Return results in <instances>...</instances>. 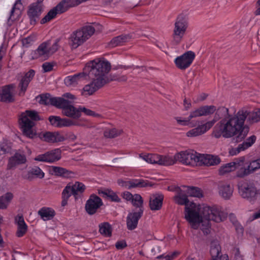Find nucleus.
I'll return each mask as SVG.
<instances>
[{"instance_id": "1", "label": "nucleus", "mask_w": 260, "mask_h": 260, "mask_svg": "<svg viewBox=\"0 0 260 260\" xmlns=\"http://www.w3.org/2000/svg\"><path fill=\"white\" fill-rule=\"evenodd\" d=\"M174 200L178 204L185 206V218L191 228L197 229L201 225V229L205 235H208L210 232V221L219 222L225 218L224 213L216 207L197 205L192 202L189 203L187 195L180 188Z\"/></svg>"}, {"instance_id": "2", "label": "nucleus", "mask_w": 260, "mask_h": 260, "mask_svg": "<svg viewBox=\"0 0 260 260\" xmlns=\"http://www.w3.org/2000/svg\"><path fill=\"white\" fill-rule=\"evenodd\" d=\"M111 69L110 63L104 59L96 58L88 63L84 70L88 72L91 82L84 86L83 94L91 95L103 87L107 83V75Z\"/></svg>"}, {"instance_id": "3", "label": "nucleus", "mask_w": 260, "mask_h": 260, "mask_svg": "<svg viewBox=\"0 0 260 260\" xmlns=\"http://www.w3.org/2000/svg\"><path fill=\"white\" fill-rule=\"evenodd\" d=\"M250 124L260 121V109L249 110L245 108L240 109L237 113V116L229 120L231 132H238L236 142H239L244 140L249 132V127L244 124L245 120Z\"/></svg>"}, {"instance_id": "4", "label": "nucleus", "mask_w": 260, "mask_h": 260, "mask_svg": "<svg viewBox=\"0 0 260 260\" xmlns=\"http://www.w3.org/2000/svg\"><path fill=\"white\" fill-rule=\"evenodd\" d=\"M176 162L178 161L185 165L214 166L220 162L217 156L201 154L191 150L181 151L175 154Z\"/></svg>"}, {"instance_id": "5", "label": "nucleus", "mask_w": 260, "mask_h": 260, "mask_svg": "<svg viewBox=\"0 0 260 260\" xmlns=\"http://www.w3.org/2000/svg\"><path fill=\"white\" fill-rule=\"evenodd\" d=\"M215 115L213 120L215 122L219 119H222L218 122L213 128L212 136L215 138L218 139L221 137L224 138H230L234 136H238V132H231L229 124L226 123L229 120L233 117L237 116V113L234 115H230L229 113V109L224 107H220L216 109Z\"/></svg>"}, {"instance_id": "6", "label": "nucleus", "mask_w": 260, "mask_h": 260, "mask_svg": "<svg viewBox=\"0 0 260 260\" xmlns=\"http://www.w3.org/2000/svg\"><path fill=\"white\" fill-rule=\"evenodd\" d=\"M40 119L38 113L35 111L26 110L22 113L20 118V124L23 134L29 138H32L34 135L32 131L35 125L34 121Z\"/></svg>"}, {"instance_id": "7", "label": "nucleus", "mask_w": 260, "mask_h": 260, "mask_svg": "<svg viewBox=\"0 0 260 260\" xmlns=\"http://www.w3.org/2000/svg\"><path fill=\"white\" fill-rule=\"evenodd\" d=\"M94 31V27L91 25H86L77 29L70 37V45L73 48H77L91 37Z\"/></svg>"}, {"instance_id": "8", "label": "nucleus", "mask_w": 260, "mask_h": 260, "mask_svg": "<svg viewBox=\"0 0 260 260\" xmlns=\"http://www.w3.org/2000/svg\"><path fill=\"white\" fill-rule=\"evenodd\" d=\"M57 108L62 109V114L73 119H78L81 115L80 108H77L72 105L71 101L61 98L57 106Z\"/></svg>"}, {"instance_id": "9", "label": "nucleus", "mask_w": 260, "mask_h": 260, "mask_svg": "<svg viewBox=\"0 0 260 260\" xmlns=\"http://www.w3.org/2000/svg\"><path fill=\"white\" fill-rule=\"evenodd\" d=\"M187 27V22L182 16H179L176 21L173 34V43L177 45L181 41Z\"/></svg>"}, {"instance_id": "10", "label": "nucleus", "mask_w": 260, "mask_h": 260, "mask_svg": "<svg viewBox=\"0 0 260 260\" xmlns=\"http://www.w3.org/2000/svg\"><path fill=\"white\" fill-rule=\"evenodd\" d=\"M43 1L37 0L36 2L31 4L28 7L27 15L31 25H35L40 19L43 11V5L42 4Z\"/></svg>"}, {"instance_id": "11", "label": "nucleus", "mask_w": 260, "mask_h": 260, "mask_svg": "<svg viewBox=\"0 0 260 260\" xmlns=\"http://www.w3.org/2000/svg\"><path fill=\"white\" fill-rule=\"evenodd\" d=\"M239 193L244 199L250 202H254L257 196L256 188L252 184L242 183L238 185Z\"/></svg>"}, {"instance_id": "12", "label": "nucleus", "mask_w": 260, "mask_h": 260, "mask_svg": "<svg viewBox=\"0 0 260 260\" xmlns=\"http://www.w3.org/2000/svg\"><path fill=\"white\" fill-rule=\"evenodd\" d=\"M195 53L191 51H188L175 59L176 67L182 70H185L192 63L195 58Z\"/></svg>"}, {"instance_id": "13", "label": "nucleus", "mask_w": 260, "mask_h": 260, "mask_svg": "<svg viewBox=\"0 0 260 260\" xmlns=\"http://www.w3.org/2000/svg\"><path fill=\"white\" fill-rule=\"evenodd\" d=\"M118 184L127 189H131L133 188L144 187L148 186H152L148 181L142 179H131L129 180H123L119 179L117 180Z\"/></svg>"}, {"instance_id": "14", "label": "nucleus", "mask_w": 260, "mask_h": 260, "mask_svg": "<svg viewBox=\"0 0 260 260\" xmlns=\"http://www.w3.org/2000/svg\"><path fill=\"white\" fill-rule=\"evenodd\" d=\"M61 158V151L59 149H55L48 151L44 154L38 155L35 158V160L39 161L46 162H54Z\"/></svg>"}, {"instance_id": "15", "label": "nucleus", "mask_w": 260, "mask_h": 260, "mask_svg": "<svg viewBox=\"0 0 260 260\" xmlns=\"http://www.w3.org/2000/svg\"><path fill=\"white\" fill-rule=\"evenodd\" d=\"M103 205V202L100 198L93 194L87 201L85 204V210L89 215H93L96 213L98 209Z\"/></svg>"}, {"instance_id": "16", "label": "nucleus", "mask_w": 260, "mask_h": 260, "mask_svg": "<svg viewBox=\"0 0 260 260\" xmlns=\"http://www.w3.org/2000/svg\"><path fill=\"white\" fill-rule=\"evenodd\" d=\"M23 5L21 0H17L9 13L7 21L9 26H11L15 21L19 19L21 15Z\"/></svg>"}, {"instance_id": "17", "label": "nucleus", "mask_w": 260, "mask_h": 260, "mask_svg": "<svg viewBox=\"0 0 260 260\" xmlns=\"http://www.w3.org/2000/svg\"><path fill=\"white\" fill-rule=\"evenodd\" d=\"M143 211L144 209H141L128 214L126 217V225L129 230H133L137 228L138 220L142 217Z\"/></svg>"}, {"instance_id": "18", "label": "nucleus", "mask_w": 260, "mask_h": 260, "mask_svg": "<svg viewBox=\"0 0 260 260\" xmlns=\"http://www.w3.org/2000/svg\"><path fill=\"white\" fill-rule=\"evenodd\" d=\"M218 193L225 200H229L233 196L234 187L227 182L221 181L218 184Z\"/></svg>"}, {"instance_id": "19", "label": "nucleus", "mask_w": 260, "mask_h": 260, "mask_svg": "<svg viewBox=\"0 0 260 260\" xmlns=\"http://www.w3.org/2000/svg\"><path fill=\"white\" fill-rule=\"evenodd\" d=\"M234 164L235 170L237 169L236 176L240 178H243L248 176V174H244L243 171L247 169L248 162L246 161L245 156H241L237 158L232 162Z\"/></svg>"}, {"instance_id": "20", "label": "nucleus", "mask_w": 260, "mask_h": 260, "mask_svg": "<svg viewBox=\"0 0 260 260\" xmlns=\"http://www.w3.org/2000/svg\"><path fill=\"white\" fill-rule=\"evenodd\" d=\"M215 123V120H211L204 124L199 125L197 127L187 132L186 135L188 137H197L201 135L210 129Z\"/></svg>"}, {"instance_id": "21", "label": "nucleus", "mask_w": 260, "mask_h": 260, "mask_svg": "<svg viewBox=\"0 0 260 260\" xmlns=\"http://www.w3.org/2000/svg\"><path fill=\"white\" fill-rule=\"evenodd\" d=\"M50 42L42 43L37 50L34 51L32 56V59L40 58L41 60H46L50 56L48 51Z\"/></svg>"}, {"instance_id": "22", "label": "nucleus", "mask_w": 260, "mask_h": 260, "mask_svg": "<svg viewBox=\"0 0 260 260\" xmlns=\"http://www.w3.org/2000/svg\"><path fill=\"white\" fill-rule=\"evenodd\" d=\"M256 137L252 135L246 139L242 143L238 145V147L233 148L230 151L231 155H235L251 147L255 142Z\"/></svg>"}, {"instance_id": "23", "label": "nucleus", "mask_w": 260, "mask_h": 260, "mask_svg": "<svg viewBox=\"0 0 260 260\" xmlns=\"http://www.w3.org/2000/svg\"><path fill=\"white\" fill-rule=\"evenodd\" d=\"M14 86L12 84L3 86L0 90V101L3 102L11 103L14 101L13 89Z\"/></svg>"}, {"instance_id": "24", "label": "nucleus", "mask_w": 260, "mask_h": 260, "mask_svg": "<svg viewBox=\"0 0 260 260\" xmlns=\"http://www.w3.org/2000/svg\"><path fill=\"white\" fill-rule=\"evenodd\" d=\"M221 248L219 242L214 240L211 243L210 254L212 260H228V256L220 255Z\"/></svg>"}, {"instance_id": "25", "label": "nucleus", "mask_w": 260, "mask_h": 260, "mask_svg": "<svg viewBox=\"0 0 260 260\" xmlns=\"http://www.w3.org/2000/svg\"><path fill=\"white\" fill-rule=\"evenodd\" d=\"M26 161V158L24 154L16 152L13 156L10 157L7 169L9 170L14 169L19 165L24 164Z\"/></svg>"}, {"instance_id": "26", "label": "nucleus", "mask_w": 260, "mask_h": 260, "mask_svg": "<svg viewBox=\"0 0 260 260\" xmlns=\"http://www.w3.org/2000/svg\"><path fill=\"white\" fill-rule=\"evenodd\" d=\"M40 137L41 139L49 143H56L64 140V137L58 133L47 132L41 134Z\"/></svg>"}, {"instance_id": "27", "label": "nucleus", "mask_w": 260, "mask_h": 260, "mask_svg": "<svg viewBox=\"0 0 260 260\" xmlns=\"http://www.w3.org/2000/svg\"><path fill=\"white\" fill-rule=\"evenodd\" d=\"M61 97H52L49 93H46L40 95L37 97L40 104L44 105H51L57 107L59 101Z\"/></svg>"}, {"instance_id": "28", "label": "nucleus", "mask_w": 260, "mask_h": 260, "mask_svg": "<svg viewBox=\"0 0 260 260\" xmlns=\"http://www.w3.org/2000/svg\"><path fill=\"white\" fill-rule=\"evenodd\" d=\"M164 196L162 194L156 193L152 194L149 199V207L152 210H159L162 204Z\"/></svg>"}, {"instance_id": "29", "label": "nucleus", "mask_w": 260, "mask_h": 260, "mask_svg": "<svg viewBox=\"0 0 260 260\" xmlns=\"http://www.w3.org/2000/svg\"><path fill=\"white\" fill-rule=\"evenodd\" d=\"M35 71L33 70H30L27 72L24 76L21 79L19 86L20 88V92L19 94L21 95L22 93L23 94L26 91L29 83L32 79L35 76Z\"/></svg>"}, {"instance_id": "30", "label": "nucleus", "mask_w": 260, "mask_h": 260, "mask_svg": "<svg viewBox=\"0 0 260 260\" xmlns=\"http://www.w3.org/2000/svg\"><path fill=\"white\" fill-rule=\"evenodd\" d=\"M86 77L85 72L75 74L73 76L67 77L64 79V83L68 86L74 87L78 84L82 80Z\"/></svg>"}, {"instance_id": "31", "label": "nucleus", "mask_w": 260, "mask_h": 260, "mask_svg": "<svg viewBox=\"0 0 260 260\" xmlns=\"http://www.w3.org/2000/svg\"><path fill=\"white\" fill-rule=\"evenodd\" d=\"M216 110V107L214 106H204L200 107L193 112V116L195 117L208 116L214 113Z\"/></svg>"}, {"instance_id": "32", "label": "nucleus", "mask_w": 260, "mask_h": 260, "mask_svg": "<svg viewBox=\"0 0 260 260\" xmlns=\"http://www.w3.org/2000/svg\"><path fill=\"white\" fill-rule=\"evenodd\" d=\"M52 174L64 178L72 177L74 173L62 167L52 166L50 169Z\"/></svg>"}, {"instance_id": "33", "label": "nucleus", "mask_w": 260, "mask_h": 260, "mask_svg": "<svg viewBox=\"0 0 260 260\" xmlns=\"http://www.w3.org/2000/svg\"><path fill=\"white\" fill-rule=\"evenodd\" d=\"M132 39V36L129 34L122 35L112 39L109 43L111 47H115L118 46L123 45L126 42H127Z\"/></svg>"}, {"instance_id": "34", "label": "nucleus", "mask_w": 260, "mask_h": 260, "mask_svg": "<svg viewBox=\"0 0 260 260\" xmlns=\"http://www.w3.org/2000/svg\"><path fill=\"white\" fill-rule=\"evenodd\" d=\"M193 112H190L189 116L186 118H184L181 117H175V119L176 120L177 123L181 126H188L189 127H193L197 126V122L191 121V119L193 118H195V116H193Z\"/></svg>"}, {"instance_id": "35", "label": "nucleus", "mask_w": 260, "mask_h": 260, "mask_svg": "<svg viewBox=\"0 0 260 260\" xmlns=\"http://www.w3.org/2000/svg\"><path fill=\"white\" fill-rule=\"evenodd\" d=\"M15 221L18 225L16 235L17 237H21L26 233L27 230V226L24 222L22 215L16 216L15 217Z\"/></svg>"}, {"instance_id": "36", "label": "nucleus", "mask_w": 260, "mask_h": 260, "mask_svg": "<svg viewBox=\"0 0 260 260\" xmlns=\"http://www.w3.org/2000/svg\"><path fill=\"white\" fill-rule=\"evenodd\" d=\"M38 214L44 220H48L53 218L55 212L50 208L43 207L38 211Z\"/></svg>"}, {"instance_id": "37", "label": "nucleus", "mask_w": 260, "mask_h": 260, "mask_svg": "<svg viewBox=\"0 0 260 260\" xmlns=\"http://www.w3.org/2000/svg\"><path fill=\"white\" fill-rule=\"evenodd\" d=\"M259 169H260V158L253 160L249 163L248 162L247 169L246 171L245 170L243 171V174L249 175Z\"/></svg>"}, {"instance_id": "38", "label": "nucleus", "mask_w": 260, "mask_h": 260, "mask_svg": "<svg viewBox=\"0 0 260 260\" xmlns=\"http://www.w3.org/2000/svg\"><path fill=\"white\" fill-rule=\"evenodd\" d=\"M13 198V195L11 192H7L0 197V209H6Z\"/></svg>"}, {"instance_id": "39", "label": "nucleus", "mask_w": 260, "mask_h": 260, "mask_svg": "<svg viewBox=\"0 0 260 260\" xmlns=\"http://www.w3.org/2000/svg\"><path fill=\"white\" fill-rule=\"evenodd\" d=\"M159 161L157 164L162 166H171L176 163L175 155L173 156L169 155H159Z\"/></svg>"}, {"instance_id": "40", "label": "nucleus", "mask_w": 260, "mask_h": 260, "mask_svg": "<svg viewBox=\"0 0 260 260\" xmlns=\"http://www.w3.org/2000/svg\"><path fill=\"white\" fill-rule=\"evenodd\" d=\"M100 233L107 237L111 236V226L108 222H104L99 225Z\"/></svg>"}, {"instance_id": "41", "label": "nucleus", "mask_w": 260, "mask_h": 260, "mask_svg": "<svg viewBox=\"0 0 260 260\" xmlns=\"http://www.w3.org/2000/svg\"><path fill=\"white\" fill-rule=\"evenodd\" d=\"M122 132V130L116 128L107 129L104 131V135L107 138H114L119 136Z\"/></svg>"}, {"instance_id": "42", "label": "nucleus", "mask_w": 260, "mask_h": 260, "mask_svg": "<svg viewBox=\"0 0 260 260\" xmlns=\"http://www.w3.org/2000/svg\"><path fill=\"white\" fill-rule=\"evenodd\" d=\"M233 162H230L222 165L219 169V174L223 175L235 170Z\"/></svg>"}, {"instance_id": "43", "label": "nucleus", "mask_w": 260, "mask_h": 260, "mask_svg": "<svg viewBox=\"0 0 260 260\" xmlns=\"http://www.w3.org/2000/svg\"><path fill=\"white\" fill-rule=\"evenodd\" d=\"M134 206L139 208V209H143V201L142 197L139 194H135L131 200Z\"/></svg>"}, {"instance_id": "44", "label": "nucleus", "mask_w": 260, "mask_h": 260, "mask_svg": "<svg viewBox=\"0 0 260 260\" xmlns=\"http://www.w3.org/2000/svg\"><path fill=\"white\" fill-rule=\"evenodd\" d=\"M72 187L74 191V196L76 199L77 198L78 194L82 193L85 189V185L79 182H76L74 185H72Z\"/></svg>"}, {"instance_id": "45", "label": "nucleus", "mask_w": 260, "mask_h": 260, "mask_svg": "<svg viewBox=\"0 0 260 260\" xmlns=\"http://www.w3.org/2000/svg\"><path fill=\"white\" fill-rule=\"evenodd\" d=\"M186 192L188 196L190 197L201 198L203 196L202 190L198 187H187Z\"/></svg>"}, {"instance_id": "46", "label": "nucleus", "mask_w": 260, "mask_h": 260, "mask_svg": "<svg viewBox=\"0 0 260 260\" xmlns=\"http://www.w3.org/2000/svg\"><path fill=\"white\" fill-rule=\"evenodd\" d=\"M58 13L54 8V7L50 10L47 14L41 20V24H44L54 18H55L57 14Z\"/></svg>"}, {"instance_id": "47", "label": "nucleus", "mask_w": 260, "mask_h": 260, "mask_svg": "<svg viewBox=\"0 0 260 260\" xmlns=\"http://www.w3.org/2000/svg\"><path fill=\"white\" fill-rule=\"evenodd\" d=\"M28 174L39 178H42L44 176V173L38 167H34L31 168L28 171Z\"/></svg>"}, {"instance_id": "48", "label": "nucleus", "mask_w": 260, "mask_h": 260, "mask_svg": "<svg viewBox=\"0 0 260 260\" xmlns=\"http://www.w3.org/2000/svg\"><path fill=\"white\" fill-rule=\"evenodd\" d=\"M73 125H80V124L78 122L73 119L66 118L61 119L60 127H68Z\"/></svg>"}, {"instance_id": "49", "label": "nucleus", "mask_w": 260, "mask_h": 260, "mask_svg": "<svg viewBox=\"0 0 260 260\" xmlns=\"http://www.w3.org/2000/svg\"><path fill=\"white\" fill-rule=\"evenodd\" d=\"M61 119V118L56 116H50L48 118L50 124L57 127H60Z\"/></svg>"}, {"instance_id": "50", "label": "nucleus", "mask_w": 260, "mask_h": 260, "mask_svg": "<svg viewBox=\"0 0 260 260\" xmlns=\"http://www.w3.org/2000/svg\"><path fill=\"white\" fill-rule=\"evenodd\" d=\"M54 8L58 14H62L67 11L70 8L61 1Z\"/></svg>"}, {"instance_id": "51", "label": "nucleus", "mask_w": 260, "mask_h": 260, "mask_svg": "<svg viewBox=\"0 0 260 260\" xmlns=\"http://www.w3.org/2000/svg\"><path fill=\"white\" fill-rule=\"evenodd\" d=\"M11 150V143H4L0 145V155L10 152Z\"/></svg>"}, {"instance_id": "52", "label": "nucleus", "mask_w": 260, "mask_h": 260, "mask_svg": "<svg viewBox=\"0 0 260 260\" xmlns=\"http://www.w3.org/2000/svg\"><path fill=\"white\" fill-rule=\"evenodd\" d=\"M71 195L74 196V191L72 189V186L68 185L63 190L62 192V197L69 198Z\"/></svg>"}, {"instance_id": "53", "label": "nucleus", "mask_w": 260, "mask_h": 260, "mask_svg": "<svg viewBox=\"0 0 260 260\" xmlns=\"http://www.w3.org/2000/svg\"><path fill=\"white\" fill-rule=\"evenodd\" d=\"M177 254V253L176 252H173L171 255L167 254L165 255V254H160L159 255H158L156 257V258L157 259H160L162 258V260H172L174 258V257L176 256V255Z\"/></svg>"}, {"instance_id": "54", "label": "nucleus", "mask_w": 260, "mask_h": 260, "mask_svg": "<svg viewBox=\"0 0 260 260\" xmlns=\"http://www.w3.org/2000/svg\"><path fill=\"white\" fill-rule=\"evenodd\" d=\"M159 155L156 154H149V163L152 164H157L159 161Z\"/></svg>"}, {"instance_id": "55", "label": "nucleus", "mask_w": 260, "mask_h": 260, "mask_svg": "<svg viewBox=\"0 0 260 260\" xmlns=\"http://www.w3.org/2000/svg\"><path fill=\"white\" fill-rule=\"evenodd\" d=\"M58 40H56L55 43L50 47V45L48 47V51L50 54V55H51L53 53L56 52L58 48Z\"/></svg>"}, {"instance_id": "56", "label": "nucleus", "mask_w": 260, "mask_h": 260, "mask_svg": "<svg viewBox=\"0 0 260 260\" xmlns=\"http://www.w3.org/2000/svg\"><path fill=\"white\" fill-rule=\"evenodd\" d=\"M53 64L50 62H45L42 65V68L45 72L51 71L53 69Z\"/></svg>"}, {"instance_id": "57", "label": "nucleus", "mask_w": 260, "mask_h": 260, "mask_svg": "<svg viewBox=\"0 0 260 260\" xmlns=\"http://www.w3.org/2000/svg\"><path fill=\"white\" fill-rule=\"evenodd\" d=\"M126 243L124 241H119L116 243L115 247L117 249H122L126 246Z\"/></svg>"}, {"instance_id": "58", "label": "nucleus", "mask_w": 260, "mask_h": 260, "mask_svg": "<svg viewBox=\"0 0 260 260\" xmlns=\"http://www.w3.org/2000/svg\"><path fill=\"white\" fill-rule=\"evenodd\" d=\"M109 198H110L111 200V201L114 202H119L120 201V199L113 191L112 192V193H111V194L109 197Z\"/></svg>"}, {"instance_id": "59", "label": "nucleus", "mask_w": 260, "mask_h": 260, "mask_svg": "<svg viewBox=\"0 0 260 260\" xmlns=\"http://www.w3.org/2000/svg\"><path fill=\"white\" fill-rule=\"evenodd\" d=\"M133 195L131 192L128 191H125L122 194V197L123 199L126 200L127 201H131L133 198Z\"/></svg>"}, {"instance_id": "60", "label": "nucleus", "mask_w": 260, "mask_h": 260, "mask_svg": "<svg viewBox=\"0 0 260 260\" xmlns=\"http://www.w3.org/2000/svg\"><path fill=\"white\" fill-rule=\"evenodd\" d=\"M80 110H81V112H83L87 115L91 116V115L93 114L92 111L89 109H87L85 107L80 108Z\"/></svg>"}, {"instance_id": "61", "label": "nucleus", "mask_w": 260, "mask_h": 260, "mask_svg": "<svg viewBox=\"0 0 260 260\" xmlns=\"http://www.w3.org/2000/svg\"><path fill=\"white\" fill-rule=\"evenodd\" d=\"M161 251L160 250V247L158 245H155V247H154L151 249L152 253H153V255H155L157 253H160Z\"/></svg>"}, {"instance_id": "62", "label": "nucleus", "mask_w": 260, "mask_h": 260, "mask_svg": "<svg viewBox=\"0 0 260 260\" xmlns=\"http://www.w3.org/2000/svg\"><path fill=\"white\" fill-rule=\"evenodd\" d=\"M69 8L75 7L74 0H61Z\"/></svg>"}, {"instance_id": "63", "label": "nucleus", "mask_w": 260, "mask_h": 260, "mask_svg": "<svg viewBox=\"0 0 260 260\" xmlns=\"http://www.w3.org/2000/svg\"><path fill=\"white\" fill-rule=\"evenodd\" d=\"M184 106L185 109L187 110L191 106L190 101H188L185 98L184 100Z\"/></svg>"}, {"instance_id": "64", "label": "nucleus", "mask_w": 260, "mask_h": 260, "mask_svg": "<svg viewBox=\"0 0 260 260\" xmlns=\"http://www.w3.org/2000/svg\"><path fill=\"white\" fill-rule=\"evenodd\" d=\"M140 157L143 159L144 160H145L146 162L149 163V154H145L143 155V154H140L139 155Z\"/></svg>"}]
</instances>
